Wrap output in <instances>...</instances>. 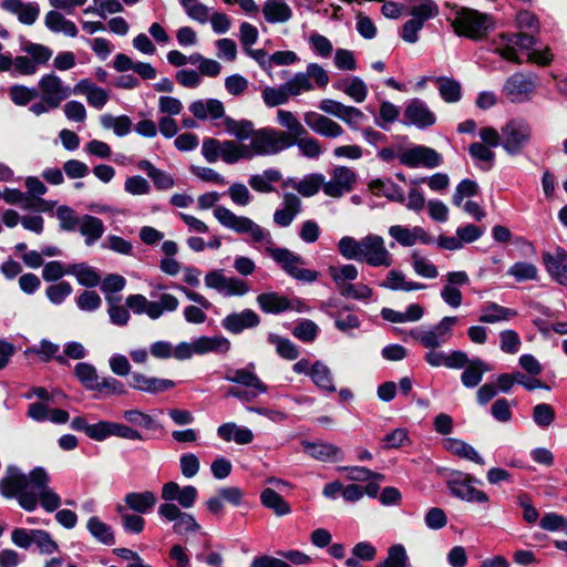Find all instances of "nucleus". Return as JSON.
<instances>
[{
	"label": "nucleus",
	"instance_id": "49530a36",
	"mask_svg": "<svg viewBox=\"0 0 567 567\" xmlns=\"http://www.w3.org/2000/svg\"><path fill=\"white\" fill-rule=\"evenodd\" d=\"M100 123L104 130H113L114 134L120 137L127 135L132 127V121L127 115L103 114L100 116Z\"/></svg>",
	"mask_w": 567,
	"mask_h": 567
},
{
	"label": "nucleus",
	"instance_id": "a18cd8bd",
	"mask_svg": "<svg viewBox=\"0 0 567 567\" xmlns=\"http://www.w3.org/2000/svg\"><path fill=\"white\" fill-rule=\"evenodd\" d=\"M328 272L339 290L350 284V281L355 280L359 276L358 268L352 264H346L339 267L330 266Z\"/></svg>",
	"mask_w": 567,
	"mask_h": 567
},
{
	"label": "nucleus",
	"instance_id": "6e6552de",
	"mask_svg": "<svg viewBox=\"0 0 567 567\" xmlns=\"http://www.w3.org/2000/svg\"><path fill=\"white\" fill-rule=\"evenodd\" d=\"M452 25L458 35L477 40L486 34L493 27V22L485 13L463 8L456 13Z\"/></svg>",
	"mask_w": 567,
	"mask_h": 567
},
{
	"label": "nucleus",
	"instance_id": "cd10ccee",
	"mask_svg": "<svg viewBox=\"0 0 567 567\" xmlns=\"http://www.w3.org/2000/svg\"><path fill=\"white\" fill-rule=\"evenodd\" d=\"M44 25L53 33H62L69 38L78 35L75 23L66 19L60 11L50 10L44 16Z\"/></svg>",
	"mask_w": 567,
	"mask_h": 567
},
{
	"label": "nucleus",
	"instance_id": "f03ea898",
	"mask_svg": "<svg viewBox=\"0 0 567 567\" xmlns=\"http://www.w3.org/2000/svg\"><path fill=\"white\" fill-rule=\"evenodd\" d=\"M49 474L43 467H35L29 475L16 467H9L0 481V492L4 497H16L25 511L35 509L40 501L45 511L53 512L60 506L61 499L49 487Z\"/></svg>",
	"mask_w": 567,
	"mask_h": 567
},
{
	"label": "nucleus",
	"instance_id": "f3484780",
	"mask_svg": "<svg viewBox=\"0 0 567 567\" xmlns=\"http://www.w3.org/2000/svg\"><path fill=\"white\" fill-rule=\"evenodd\" d=\"M473 477L467 474L458 473L455 477L447 481L451 493L464 502L487 503L488 496L472 485Z\"/></svg>",
	"mask_w": 567,
	"mask_h": 567
},
{
	"label": "nucleus",
	"instance_id": "7ed1b4c3",
	"mask_svg": "<svg viewBox=\"0 0 567 567\" xmlns=\"http://www.w3.org/2000/svg\"><path fill=\"white\" fill-rule=\"evenodd\" d=\"M493 44L495 53L499 54L504 60L516 64H522V60L517 54V48L528 51V62L538 65H547L553 61V54L548 47H545L543 50H533L537 44L535 34L523 31L517 33H502L494 39Z\"/></svg>",
	"mask_w": 567,
	"mask_h": 567
},
{
	"label": "nucleus",
	"instance_id": "ea45409f",
	"mask_svg": "<svg viewBox=\"0 0 567 567\" xmlns=\"http://www.w3.org/2000/svg\"><path fill=\"white\" fill-rule=\"evenodd\" d=\"M66 274L76 278L78 282L85 287H96L101 282L97 271L86 264H74L66 268Z\"/></svg>",
	"mask_w": 567,
	"mask_h": 567
},
{
	"label": "nucleus",
	"instance_id": "1a4fd4ad",
	"mask_svg": "<svg viewBox=\"0 0 567 567\" xmlns=\"http://www.w3.org/2000/svg\"><path fill=\"white\" fill-rule=\"evenodd\" d=\"M532 126L522 118H513L502 126V147L509 156L518 155L530 143Z\"/></svg>",
	"mask_w": 567,
	"mask_h": 567
},
{
	"label": "nucleus",
	"instance_id": "37998d69",
	"mask_svg": "<svg viewBox=\"0 0 567 567\" xmlns=\"http://www.w3.org/2000/svg\"><path fill=\"white\" fill-rule=\"evenodd\" d=\"M516 315L517 312L515 310L492 302L482 309L480 321L484 323H496L507 321Z\"/></svg>",
	"mask_w": 567,
	"mask_h": 567
},
{
	"label": "nucleus",
	"instance_id": "20e7f679",
	"mask_svg": "<svg viewBox=\"0 0 567 567\" xmlns=\"http://www.w3.org/2000/svg\"><path fill=\"white\" fill-rule=\"evenodd\" d=\"M198 491L193 485L181 486L174 481L163 484L161 498L164 501L158 506V515L166 522H177L185 512L182 508H192L197 499Z\"/></svg>",
	"mask_w": 567,
	"mask_h": 567
},
{
	"label": "nucleus",
	"instance_id": "603ef678",
	"mask_svg": "<svg viewBox=\"0 0 567 567\" xmlns=\"http://www.w3.org/2000/svg\"><path fill=\"white\" fill-rule=\"evenodd\" d=\"M409 556L402 544H394L388 548L384 560L378 563L375 567H406Z\"/></svg>",
	"mask_w": 567,
	"mask_h": 567
},
{
	"label": "nucleus",
	"instance_id": "2f4dec72",
	"mask_svg": "<svg viewBox=\"0 0 567 567\" xmlns=\"http://www.w3.org/2000/svg\"><path fill=\"white\" fill-rule=\"evenodd\" d=\"M262 13L269 23H286L292 17V10L285 0H266Z\"/></svg>",
	"mask_w": 567,
	"mask_h": 567
},
{
	"label": "nucleus",
	"instance_id": "39448f33",
	"mask_svg": "<svg viewBox=\"0 0 567 567\" xmlns=\"http://www.w3.org/2000/svg\"><path fill=\"white\" fill-rule=\"evenodd\" d=\"M258 155H269L268 127L260 128L249 144L224 140L221 161L226 164L233 165L241 159H251Z\"/></svg>",
	"mask_w": 567,
	"mask_h": 567
},
{
	"label": "nucleus",
	"instance_id": "13d9d810",
	"mask_svg": "<svg viewBox=\"0 0 567 567\" xmlns=\"http://www.w3.org/2000/svg\"><path fill=\"white\" fill-rule=\"evenodd\" d=\"M507 274L514 277L517 281L535 280L538 276V269L534 264L519 261L513 264Z\"/></svg>",
	"mask_w": 567,
	"mask_h": 567
},
{
	"label": "nucleus",
	"instance_id": "f257e3e1",
	"mask_svg": "<svg viewBox=\"0 0 567 567\" xmlns=\"http://www.w3.org/2000/svg\"><path fill=\"white\" fill-rule=\"evenodd\" d=\"M215 218L224 227L237 234H248L256 243H265L266 251L278 262L282 269L297 280L312 282L317 280L319 272L302 268L303 260L287 248H275L271 236L257 223L246 216H238L224 206L214 209Z\"/></svg>",
	"mask_w": 567,
	"mask_h": 567
},
{
	"label": "nucleus",
	"instance_id": "a211bd4d",
	"mask_svg": "<svg viewBox=\"0 0 567 567\" xmlns=\"http://www.w3.org/2000/svg\"><path fill=\"white\" fill-rule=\"evenodd\" d=\"M400 162L409 167L425 166L436 167L441 163L440 154L433 148L426 146H415L403 151L399 155Z\"/></svg>",
	"mask_w": 567,
	"mask_h": 567
},
{
	"label": "nucleus",
	"instance_id": "473e14b6",
	"mask_svg": "<svg viewBox=\"0 0 567 567\" xmlns=\"http://www.w3.org/2000/svg\"><path fill=\"white\" fill-rule=\"evenodd\" d=\"M217 435L225 442H236L237 444H249L254 440V433L247 427H240L234 422H227L218 426Z\"/></svg>",
	"mask_w": 567,
	"mask_h": 567
},
{
	"label": "nucleus",
	"instance_id": "4be33fe9",
	"mask_svg": "<svg viewBox=\"0 0 567 567\" xmlns=\"http://www.w3.org/2000/svg\"><path fill=\"white\" fill-rule=\"evenodd\" d=\"M1 7L9 13L14 14L18 21L25 25L34 24L40 14V7L34 2L3 0Z\"/></svg>",
	"mask_w": 567,
	"mask_h": 567
},
{
	"label": "nucleus",
	"instance_id": "b1692460",
	"mask_svg": "<svg viewBox=\"0 0 567 567\" xmlns=\"http://www.w3.org/2000/svg\"><path fill=\"white\" fill-rule=\"evenodd\" d=\"M305 452L321 462H339L343 458L342 450L327 442H302Z\"/></svg>",
	"mask_w": 567,
	"mask_h": 567
},
{
	"label": "nucleus",
	"instance_id": "58836bf2",
	"mask_svg": "<svg viewBox=\"0 0 567 567\" xmlns=\"http://www.w3.org/2000/svg\"><path fill=\"white\" fill-rule=\"evenodd\" d=\"M224 126L225 130L233 136L237 138L238 142L243 143V141L250 138L254 140V136L258 133L259 130L254 128L252 122L248 120H234L231 117H224Z\"/></svg>",
	"mask_w": 567,
	"mask_h": 567
},
{
	"label": "nucleus",
	"instance_id": "e2e57ef3",
	"mask_svg": "<svg viewBox=\"0 0 567 567\" xmlns=\"http://www.w3.org/2000/svg\"><path fill=\"white\" fill-rule=\"evenodd\" d=\"M468 153L473 159L483 163L485 169H489L493 166L495 153L489 146L476 142L470 145Z\"/></svg>",
	"mask_w": 567,
	"mask_h": 567
},
{
	"label": "nucleus",
	"instance_id": "7c9ffc66",
	"mask_svg": "<svg viewBox=\"0 0 567 567\" xmlns=\"http://www.w3.org/2000/svg\"><path fill=\"white\" fill-rule=\"evenodd\" d=\"M79 231L85 239L86 246H92L100 240L105 231L103 221L92 215L80 217Z\"/></svg>",
	"mask_w": 567,
	"mask_h": 567
},
{
	"label": "nucleus",
	"instance_id": "a878e982",
	"mask_svg": "<svg viewBox=\"0 0 567 567\" xmlns=\"http://www.w3.org/2000/svg\"><path fill=\"white\" fill-rule=\"evenodd\" d=\"M225 379L227 381L245 385L250 389L251 396L267 391L264 382L249 369H235L229 370Z\"/></svg>",
	"mask_w": 567,
	"mask_h": 567
},
{
	"label": "nucleus",
	"instance_id": "e433bc0d",
	"mask_svg": "<svg viewBox=\"0 0 567 567\" xmlns=\"http://www.w3.org/2000/svg\"><path fill=\"white\" fill-rule=\"evenodd\" d=\"M86 529L96 542L105 546H112L115 544V534L113 528L109 524L104 523L100 517H90L86 522Z\"/></svg>",
	"mask_w": 567,
	"mask_h": 567
},
{
	"label": "nucleus",
	"instance_id": "09e8293b",
	"mask_svg": "<svg viewBox=\"0 0 567 567\" xmlns=\"http://www.w3.org/2000/svg\"><path fill=\"white\" fill-rule=\"evenodd\" d=\"M257 302L266 312L277 313L290 308L288 299L276 292L260 293L257 297Z\"/></svg>",
	"mask_w": 567,
	"mask_h": 567
},
{
	"label": "nucleus",
	"instance_id": "72a5a7b5",
	"mask_svg": "<svg viewBox=\"0 0 567 567\" xmlns=\"http://www.w3.org/2000/svg\"><path fill=\"white\" fill-rule=\"evenodd\" d=\"M543 261L546 266L548 274L561 285L567 284V259L563 251H557L556 255L549 252L543 254Z\"/></svg>",
	"mask_w": 567,
	"mask_h": 567
},
{
	"label": "nucleus",
	"instance_id": "0eeeda50",
	"mask_svg": "<svg viewBox=\"0 0 567 567\" xmlns=\"http://www.w3.org/2000/svg\"><path fill=\"white\" fill-rule=\"evenodd\" d=\"M330 79L328 72L318 63H309L303 72H297L290 80L285 82V90L290 97L299 96L315 89L326 87Z\"/></svg>",
	"mask_w": 567,
	"mask_h": 567
},
{
	"label": "nucleus",
	"instance_id": "5701e85b",
	"mask_svg": "<svg viewBox=\"0 0 567 567\" xmlns=\"http://www.w3.org/2000/svg\"><path fill=\"white\" fill-rule=\"evenodd\" d=\"M74 94L84 95L86 102L94 109L101 110L107 103L110 95L109 92L100 86H96L87 79L80 80L73 87Z\"/></svg>",
	"mask_w": 567,
	"mask_h": 567
},
{
	"label": "nucleus",
	"instance_id": "423d86ee",
	"mask_svg": "<svg viewBox=\"0 0 567 567\" xmlns=\"http://www.w3.org/2000/svg\"><path fill=\"white\" fill-rule=\"evenodd\" d=\"M269 155L277 154L293 145H297L301 154L309 158H317L321 155L322 148L320 143L308 135L290 136L285 131H278L268 127Z\"/></svg>",
	"mask_w": 567,
	"mask_h": 567
},
{
	"label": "nucleus",
	"instance_id": "393cba45",
	"mask_svg": "<svg viewBox=\"0 0 567 567\" xmlns=\"http://www.w3.org/2000/svg\"><path fill=\"white\" fill-rule=\"evenodd\" d=\"M301 210L300 198L291 193H286L282 196V208L277 209L274 214V221L279 227H288L293 221L295 217Z\"/></svg>",
	"mask_w": 567,
	"mask_h": 567
},
{
	"label": "nucleus",
	"instance_id": "ddd939ff",
	"mask_svg": "<svg viewBox=\"0 0 567 567\" xmlns=\"http://www.w3.org/2000/svg\"><path fill=\"white\" fill-rule=\"evenodd\" d=\"M537 85L536 75L515 73L506 80L503 91L512 102L520 103L530 97Z\"/></svg>",
	"mask_w": 567,
	"mask_h": 567
},
{
	"label": "nucleus",
	"instance_id": "79ce46f5",
	"mask_svg": "<svg viewBox=\"0 0 567 567\" xmlns=\"http://www.w3.org/2000/svg\"><path fill=\"white\" fill-rule=\"evenodd\" d=\"M369 188L377 195H383L388 199L403 203L405 195L402 188L392 183L391 181L373 179L369 184Z\"/></svg>",
	"mask_w": 567,
	"mask_h": 567
},
{
	"label": "nucleus",
	"instance_id": "6ab92c4d",
	"mask_svg": "<svg viewBox=\"0 0 567 567\" xmlns=\"http://www.w3.org/2000/svg\"><path fill=\"white\" fill-rule=\"evenodd\" d=\"M389 235L401 246L411 247L421 244H431L432 237L420 226L412 228L402 225H392L389 227Z\"/></svg>",
	"mask_w": 567,
	"mask_h": 567
},
{
	"label": "nucleus",
	"instance_id": "9d476101",
	"mask_svg": "<svg viewBox=\"0 0 567 567\" xmlns=\"http://www.w3.org/2000/svg\"><path fill=\"white\" fill-rule=\"evenodd\" d=\"M360 261L372 267L389 268L393 264V256L386 248L383 237L369 234L361 238Z\"/></svg>",
	"mask_w": 567,
	"mask_h": 567
},
{
	"label": "nucleus",
	"instance_id": "bb28decb",
	"mask_svg": "<svg viewBox=\"0 0 567 567\" xmlns=\"http://www.w3.org/2000/svg\"><path fill=\"white\" fill-rule=\"evenodd\" d=\"M131 386L144 392L158 393L174 388L175 383L168 379L147 377L143 373H133Z\"/></svg>",
	"mask_w": 567,
	"mask_h": 567
},
{
	"label": "nucleus",
	"instance_id": "052dcab7",
	"mask_svg": "<svg viewBox=\"0 0 567 567\" xmlns=\"http://www.w3.org/2000/svg\"><path fill=\"white\" fill-rule=\"evenodd\" d=\"M338 250L348 260H360L361 239L343 236L338 243Z\"/></svg>",
	"mask_w": 567,
	"mask_h": 567
},
{
	"label": "nucleus",
	"instance_id": "2eb2a0df",
	"mask_svg": "<svg viewBox=\"0 0 567 567\" xmlns=\"http://www.w3.org/2000/svg\"><path fill=\"white\" fill-rule=\"evenodd\" d=\"M42 99L51 109H58L60 104L71 95V89L64 85L61 78L54 73L43 75L38 83Z\"/></svg>",
	"mask_w": 567,
	"mask_h": 567
},
{
	"label": "nucleus",
	"instance_id": "4468645a",
	"mask_svg": "<svg viewBox=\"0 0 567 567\" xmlns=\"http://www.w3.org/2000/svg\"><path fill=\"white\" fill-rule=\"evenodd\" d=\"M331 178L323 185V193L332 198H339L350 193L357 183V174L347 166H337L330 174Z\"/></svg>",
	"mask_w": 567,
	"mask_h": 567
},
{
	"label": "nucleus",
	"instance_id": "c85d7f7f",
	"mask_svg": "<svg viewBox=\"0 0 567 567\" xmlns=\"http://www.w3.org/2000/svg\"><path fill=\"white\" fill-rule=\"evenodd\" d=\"M193 341L195 352L198 355H204L209 352L224 354L227 353L231 348L230 341L224 336H202Z\"/></svg>",
	"mask_w": 567,
	"mask_h": 567
},
{
	"label": "nucleus",
	"instance_id": "dca6fc26",
	"mask_svg": "<svg viewBox=\"0 0 567 567\" xmlns=\"http://www.w3.org/2000/svg\"><path fill=\"white\" fill-rule=\"evenodd\" d=\"M403 115L406 124L413 125L420 130L433 126L437 120L436 114L431 110L427 103L419 97L408 101Z\"/></svg>",
	"mask_w": 567,
	"mask_h": 567
},
{
	"label": "nucleus",
	"instance_id": "5fc2aeb1",
	"mask_svg": "<svg viewBox=\"0 0 567 567\" xmlns=\"http://www.w3.org/2000/svg\"><path fill=\"white\" fill-rule=\"evenodd\" d=\"M277 121L280 126L287 128V134L290 136H298V135H305L306 128L301 124V122L297 118V116L286 110H278L277 111Z\"/></svg>",
	"mask_w": 567,
	"mask_h": 567
},
{
	"label": "nucleus",
	"instance_id": "680f3d73",
	"mask_svg": "<svg viewBox=\"0 0 567 567\" xmlns=\"http://www.w3.org/2000/svg\"><path fill=\"white\" fill-rule=\"evenodd\" d=\"M179 2L190 19L199 23H206L208 21L209 9L198 0H179Z\"/></svg>",
	"mask_w": 567,
	"mask_h": 567
},
{
	"label": "nucleus",
	"instance_id": "a19ab883",
	"mask_svg": "<svg viewBox=\"0 0 567 567\" xmlns=\"http://www.w3.org/2000/svg\"><path fill=\"white\" fill-rule=\"evenodd\" d=\"M440 96L446 103H457L462 99L461 83L454 79L440 76L435 79Z\"/></svg>",
	"mask_w": 567,
	"mask_h": 567
},
{
	"label": "nucleus",
	"instance_id": "c03bdc74",
	"mask_svg": "<svg viewBox=\"0 0 567 567\" xmlns=\"http://www.w3.org/2000/svg\"><path fill=\"white\" fill-rule=\"evenodd\" d=\"M488 370L487 364L481 359L471 360L461 377L463 385L466 388L476 386L482 381L484 372Z\"/></svg>",
	"mask_w": 567,
	"mask_h": 567
},
{
	"label": "nucleus",
	"instance_id": "8fccbe9b",
	"mask_svg": "<svg viewBox=\"0 0 567 567\" xmlns=\"http://www.w3.org/2000/svg\"><path fill=\"white\" fill-rule=\"evenodd\" d=\"M107 313L113 324L124 327L131 319L127 307L120 305V299L114 296H106Z\"/></svg>",
	"mask_w": 567,
	"mask_h": 567
},
{
	"label": "nucleus",
	"instance_id": "f704fd0d",
	"mask_svg": "<svg viewBox=\"0 0 567 567\" xmlns=\"http://www.w3.org/2000/svg\"><path fill=\"white\" fill-rule=\"evenodd\" d=\"M126 506L136 513L145 514L157 503V497L152 491L131 492L124 497Z\"/></svg>",
	"mask_w": 567,
	"mask_h": 567
},
{
	"label": "nucleus",
	"instance_id": "9b49d317",
	"mask_svg": "<svg viewBox=\"0 0 567 567\" xmlns=\"http://www.w3.org/2000/svg\"><path fill=\"white\" fill-rule=\"evenodd\" d=\"M205 286L224 297H243L250 290L249 285L238 277L224 275L223 270H210L205 275Z\"/></svg>",
	"mask_w": 567,
	"mask_h": 567
},
{
	"label": "nucleus",
	"instance_id": "4d7b16f0",
	"mask_svg": "<svg viewBox=\"0 0 567 567\" xmlns=\"http://www.w3.org/2000/svg\"><path fill=\"white\" fill-rule=\"evenodd\" d=\"M339 87L354 102L362 103L368 95V87L360 78L340 83Z\"/></svg>",
	"mask_w": 567,
	"mask_h": 567
},
{
	"label": "nucleus",
	"instance_id": "c9c22d12",
	"mask_svg": "<svg viewBox=\"0 0 567 567\" xmlns=\"http://www.w3.org/2000/svg\"><path fill=\"white\" fill-rule=\"evenodd\" d=\"M126 307L135 315H147L152 320L161 318V310L157 302L150 301L145 296L130 295L125 300Z\"/></svg>",
	"mask_w": 567,
	"mask_h": 567
},
{
	"label": "nucleus",
	"instance_id": "de8ad7c7",
	"mask_svg": "<svg viewBox=\"0 0 567 567\" xmlns=\"http://www.w3.org/2000/svg\"><path fill=\"white\" fill-rule=\"evenodd\" d=\"M324 185V176L322 174H310L299 182H292L291 186L303 197L316 195Z\"/></svg>",
	"mask_w": 567,
	"mask_h": 567
},
{
	"label": "nucleus",
	"instance_id": "864d4df0",
	"mask_svg": "<svg viewBox=\"0 0 567 567\" xmlns=\"http://www.w3.org/2000/svg\"><path fill=\"white\" fill-rule=\"evenodd\" d=\"M310 377L319 388L329 392L336 391L330 369L322 362L317 361L312 365L310 370Z\"/></svg>",
	"mask_w": 567,
	"mask_h": 567
},
{
	"label": "nucleus",
	"instance_id": "774afa93",
	"mask_svg": "<svg viewBox=\"0 0 567 567\" xmlns=\"http://www.w3.org/2000/svg\"><path fill=\"white\" fill-rule=\"evenodd\" d=\"M539 526L548 532H563L567 535V518L557 513H546L542 517Z\"/></svg>",
	"mask_w": 567,
	"mask_h": 567
},
{
	"label": "nucleus",
	"instance_id": "0e129e2a",
	"mask_svg": "<svg viewBox=\"0 0 567 567\" xmlns=\"http://www.w3.org/2000/svg\"><path fill=\"white\" fill-rule=\"evenodd\" d=\"M76 378L87 388H99V377L95 368L92 364L82 362L78 363L74 369Z\"/></svg>",
	"mask_w": 567,
	"mask_h": 567
},
{
	"label": "nucleus",
	"instance_id": "412c9836",
	"mask_svg": "<svg viewBox=\"0 0 567 567\" xmlns=\"http://www.w3.org/2000/svg\"><path fill=\"white\" fill-rule=\"evenodd\" d=\"M303 120L310 130L322 136L334 138L343 134V128L340 124L316 112L305 113Z\"/></svg>",
	"mask_w": 567,
	"mask_h": 567
},
{
	"label": "nucleus",
	"instance_id": "69168bd1",
	"mask_svg": "<svg viewBox=\"0 0 567 567\" xmlns=\"http://www.w3.org/2000/svg\"><path fill=\"white\" fill-rule=\"evenodd\" d=\"M224 151V141L207 137L202 144V155L208 163H215L221 159Z\"/></svg>",
	"mask_w": 567,
	"mask_h": 567
},
{
	"label": "nucleus",
	"instance_id": "f8f14e48",
	"mask_svg": "<svg viewBox=\"0 0 567 567\" xmlns=\"http://www.w3.org/2000/svg\"><path fill=\"white\" fill-rule=\"evenodd\" d=\"M458 322L456 317H444L435 327L427 330L413 331L412 336L423 347L436 349L452 337V329Z\"/></svg>",
	"mask_w": 567,
	"mask_h": 567
},
{
	"label": "nucleus",
	"instance_id": "3c124183",
	"mask_svg": "<svg viewBox=\"0 0 567 567\" xmlns=\"http://www.w3.org/2000/svg\"><path fill=\"white\" fill-rule=\"evenodd\" d=\"M260 499L264 506L272 509L278 516H284L290 513L289 504L272 488L264 489L261 492Z\"/></svg>",
	"mask_w": 567,
	"mask_h": 567
},
{
	"label": "nucleus",
	"instance_id": "6e6d98bb",
	"mask_svg": "<svg viewBox=\"0 0 567 567\" xmlns=\"http://www.w3.org/2000/svg\"><path fill=\"white\" fill-rule=\"evenodd\" d=\"M437 14V7L433 0H412L411 16L421 23Z\"/></svg>",
	"mask_w": 567,
	"mask_h": 567
},
{
	"label": "nucleus",
	"instance_id": "338daca9",
	"mask_svg": "<svg viewBox=\"0 0 567 567\" xmlns=\"http://www.w3.org/2000/svg\"><path fill=\"white\" fill-rule=\"evenodd\" d=\"M412 267L414 271L424 278L433 279L436 278L439 271L436 267L426 258L419 255L416 251L412 252Z\"/></svg>",
	"mask_w": 567,
	"mask_h": 567
},
{
	"label": "nucleus",
	"instance_id": "bf43d9fd",
	"mask_svg": "<svg viewBox=\"0 0 567 567\" xmlns=\"http://www.w3.org/2000/svg\"><path fill=\"white\" fill-rule=\"evenodd\" d=\"M269 342L275 346L277 353L287 360H295L299 355L298 348L288 339L281 338L277 334H270Z\"/></svg>",
	"mask_w": 567,
	"mask_h": 567
},
{
	"label": "nucleus",
	"instance_id": "4c0bfd02",
	"mask_svg": "<svg viewBox=\"0 0 567 567\" xmlns=\"http://www.w3.org/2000/svg\"><path fill=\"white\" fill-rule=\"evenodd\" d=\"M380 287L402 291H413L425 288L423 284L406 280L404 274L399 270H390L385 279L380 282Z\"/></svg>",
	"mask_w": 567,
	"mask_h": 567
},
{
	"label": "nucleus",
	"instance_id": "c756f323",
	"mask_svg": "<svg viewBox=\"0 0 567 567\" xmlns=\"http://www.w3.org/2000/svg\"><path fill=\"white\" fill-rule=\"evenodd\" d=\"M442 444L447 452L460 458H464L480 465H484L485 463L480 453L472 445L462 440L446 437L443 440Z\"/></svg>",
	"mask_w": 567,
	"mask_h": 567
},
{
	"label": "nucleus",
	"instance_id": "aec40b11",
	"mask_svg": "<svg viewBox=\"0 0 567 567\" xmlns=\"http://www.w3.org/2000/svg\"><path fill=\"white\" fill-rule=\"evenodd\" d=\"M259 323V316L251 309L231 312L221 320V327L234 334L241 333L246 329H252Z\"/></svg>",
	"mask_w": 567,
	"mask_h": 567
}]
</instances>
